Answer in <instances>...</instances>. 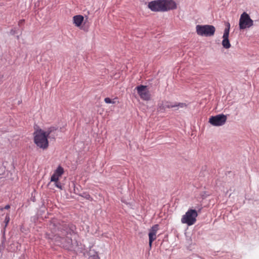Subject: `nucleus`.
<instances>
[{
	"label": "nucleus",
	"mask_w": 259,
	"mask_h": 259,
	"mask_svg": "<svg viewBox=\"0 0 259 259\" xmlns=\"http://www.w3.org/2000/svg\"><path fill=\"white\" fill-rule=\"evenodd\" d=\"M51 131L50 128L47 130L38 128L33 133V141L37 147L43 150L48 148V138Z\"/></svg>",
	"instance_id": "obj_1"
},
{
	"label": "nucleus",
	"mask_w": 259,
	"mask_h": 259,
	"mask_svg": "<svg viewBox=\"0 0 259 259\" xmlns=\"http://www.w3.org/2000/svg\"><path fill=\"white\" fill-rule=\"evenodd\" d=\"M196 32L198 36L204 37H211L214 35L215 28L211 25L198 24L196 26Z\"/></svg>",
	"instance_id": "obj_2"
},
{
	"label": "nucleus",
	"mask_w": 259,
	"mask_h": 259,
	"mask_svg": "<svg viewBox=\"0 0 259 259\" xmlns=\"http://www.w3.org/2000/svg\"><path fill=\"white\" fill-rule=\"evenodd\" d=\"M198 216L197 211L195 209H189L186 213L182 215L181 223L186 224L188 226L193 225L196 222V218Z\"/></svg>",
	"instance_id": "obj_3"
},
{
	"label": "nucleus",
	"mask_w": 259,
	"mask_h": 259,
	"mask_svg": "<svg viewBox=\"0 0 259 259\" xmlns=\"http://www.w3.org/2000/svg\"><path fill=\"white\" fill-rule=\"evenodd\" d=\"M64 172V168L61 166L59 165L54 170L50 179V182H54L55 186L60 190H62L63 187L59 180L63 175Z\"/></svg>",
	"instance_id": "obj_4"
},
{
	"label": "nucleus",
	"mask_w": 259,
	"mask_h": 259,
	"mask_svg": "<svg viewBox=\"0 0 259 259\" xmlns=\"http://www.w3.org/2000/svg\"><path fill=\"white\" fill-rule=\"evenodd\" d=\"M227 121V116L219 114L209 118L208 122L213 126H221L224 125Z\"/></svg>",
	"instance_id": "obj_5"
},
{
	"label": "nucleus",
	"mask_w": 259,
	"mask_h": 259,
	"mask_svg": "<svg viewBox=\"0 0 259 259\" xmlns=\"http://www.w3.org/2000/svg\"><path fill=\"white\" fill-rule=\"evenodd\" d=\"M253 25V21L246 12L243 13L239 19V27L240 29L249 28Z\"/></svg>",
	"instance_id": "obj_6"
},
{
	"label": "nucleus",
	"mask_w": 259,
	"mask_h": 259,
	"mask_svg": "<svg viewBox=\"0 0 259 259\" xmlns=\"http://www.w3.org/2000/svg\"><path fill=\"white\" fill-rule=\"evenodd\" d=\"M137 93L140 98L145 101H149L151 98V95L149 93L147 87L146 85H140L136 88Z\"/></svg>",
	"instance_id": "obj_7"
},
{
	"label": "nucleus",
	"mask_w": 259,
	"mask_h": 259,
	"mask_svg": "<svg viewBox=\"0 0 259 259\" xmlns=\"http://www.w3.org/2000/svg\"><path fill=\"white\" fill-rule=\"evenodd\" d=\"M177 8V4L174 0H161V12H167Z\"/></svg>",
	"instance_id": "obj_8"
},
{
	"label": "nucleus",
	"mask_w": 259,
	"mask_h": 259,
	"mask_svg": "<svg viewBox=\"0 0 259 259\" xmlns=\"http://www.w3.org/2000/svg\"><path fill=\"white\" fill-rule=\"evenodd\" d=\"M186 106V104L184 103H171L167 101L163 102L162 105L159 107V110L161 111L162 110H165L166 108H174L176 107L183 108Z\"/></svg>",
	"instance_id": "obj_9"
},
{
	"label": "nucleus",
	"mask_w": 259,
	"mask_h": 259,
	"mask_svg": "<svg viewBox=\"0 0 259 259\" xmlns=\"http://www.w3.org/2000/svg\"><path fill=\"white\" fill-rule=\"evenodd\" d=\"M158 225H155L153 226L149 230L148 236H149V244L150 247H151L153 241L156 239V234L158 230Z\"/></svg>",
	"instance_id": "obj_10"
},
{
	"label": "nucleus",
	"mask_w": 259,
	"mask_h": 259,
	"mask_svg": "<svg viewBox=\"0 0 259 259\" xmlns=\"http://www.w3.org/2000/svg\"><path fill=\"white\" fill-rule=\"evenodd\" d=\"M148 7L152 11L161 12V0H156L149 2Z\"/></svg>",
	"instance_id": "obj_11"
},
{
	"label": "nucleus",
	"mask_w": 259,
	"mask_h": 259,
	"mask_svg": "<svg viewBox=\"0 0 259 259\" xmlns=\"http://www.w3.org/2000/svg\"><path fill=\"white\" fill-rule=\"evenodd\" d=\"M84 21V17L81 15H75L72 18L73 24L75 26L81 28Z\"/></svg>",
	"instance_id": "obj_12"
},
{
	"label": "nucleus",
	"mask_w": 259,
	"mask_h": 259,
	"mask_svg": "<svg viewBox=\"0 0 259 259\" xmlns=\"http://www.w3.org/2000/svg\"><path fill=\"white\" fill-rule=\"evenodd\" d=\"M223 37V40L222 41V45L224 48H227V28L224 30Z\"/></svg>",
	"instance_id": "obj_13"
},
{
	"label": "nucleus",
	"mask_w": 259,
	"mask_h": 259,
	"mask_svg": "<svg viewBox=\"0 0 259 259\" xmlns=\"http://www.w3.org/2000/svg\"><path fill=\"white\" fill-rule=\"evenodd\" d=\"M115 99L112 100L109 98H106L104 99V101L107 104H115Z\"/></svg>",
	"instance_id": "obj_14"
},
{
	"label": "nucleus",
	"mask_w": 259,
	"mask_h": 259,
	"mask_svg": "<svg viewBox=\"0 0 259 259\" xmlns=\"http://www.w3.org/2000/svg\"><path fill=\"white\" fill-rule=\"evenodd\" d=\"M81 196L87 199L92 200V198L89 194L83 193L82 195H81Z\"/></svg>",
	"instance_id": "obj_15"
},
{
	"label": "nucleus",
	"mask_w": 259,
	"mask_h": 259,
	"mask_svg": "<svg viewBox=\"0 0 259 259\" xmlns=\"http://www.w3.org/2000/svg\"><path fill=\"white\" fill-rule=\"evenodd\" d=\"M10 221V218L9 215H7L5 218L6 226H7Z\"/></svg>",
	"instance_id": "obj_16"
},
{
	"label": "nucleus",
	"mask_w": 259,
	"mask_h": 259,
	"mask_svg": "<svg viewBox=\"0 0 259 259\" xmlns=\"http://www.w3.org/2000/svg\"><path fill=\"white\" fill-rule=\"evenodd\" d=\"M229 28H230V24H229V23H228V30H227V32H228V35L229 34Z\"/></svg>",
	"instance_id": "obj_17"
},
{
	"label": "nucleus",
	"mask_w": 259,
	"mask_h": 259,
	"mask_svg": "<svg viewBox=\"0 0 259 259\" xmlns=\"http://www.w3.org/2000/svg\"><path fill=\"white\" fill-rule=\"evenodd\" d=\"M9 208H10V205H6V206L5 207V209H9Z\"/></svg>",
	"instance_id": "obj_18"
},
{
	"label": "nucleus",
	"mask_w": 259,
	"mask_h": 259,
	"mask_svg": "<svg viewBox=\"0 0 259 259\" xmlns=\"http://www.w3.org/2000/svg\"><path fill=\"white\" fill-rule=\"evenodd\" d=\"M230 47V44L229 42V40H228V49Z\"/></svg>",
	"instance_id": "obj_19"
},
{
	"label": "nucleus",
	"mask_w": 259,
	"mask_h": 259,
	"mask_svg": "<svg viewBox=\"0 0 259 259\" xmlns=\"http://www.w3.org/2000/svg\"><path fill=\"white\" fill-rule=\"evenodd\" d=\"M70 242H71V241H70V240L69 239V240H68V242H69V243H70Z\"/></svg>",
	"instance_id": "obj_20"
}]
</instances>
